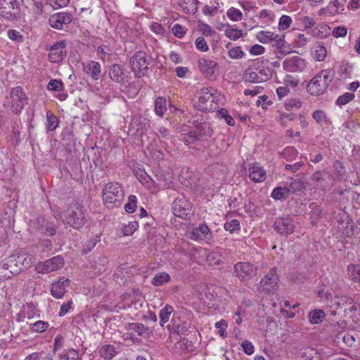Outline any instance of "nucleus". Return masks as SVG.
Segmentation results:
<instances>
[{"label":"nucleus","instance_id":"1","mask_svg":"<svg viewBox=\"0 0 360 360\" xmlns=\"http://www.w3.org/2000/svg\"><path fill=\"white\" fill-rule=\"evenodd\" d=\"M333 76L330 70H321L310 80L307 84V91L312 96L322 95L332 82Z\"/></svg>","mask_w":360,"mask_h":360},{"label":"nucleus","instance_id":"2","mask_svg":"<svg viewBox=\"0 0 360 360\" xmlns=\"http://www.w3.org/2000/svg\"><path fill=\"white\" fill-rule=\"evenodd\" d=\"M63 221L75 229L82 227L85 223L83 207L77 202L71 204L63 214Z\"/></svg>","mask_w":360,"mask_h":360},{"label":"nucleus","instance_id":"3","mask_svg":"<svg viewBox=\"0 0 360 360\" xmlns=\"http://www.w3.org/2000/svg\"><path fill=\"white\" fill-rule=\"evenodd\" d=\"M124 198V191L120 184L115 182L107 184L103 190V200L105 205L112 208L117 203L120 204Z\"/></svg>","mask_w":360,"mask_h":360},{"label":"nucleus","instance_id":"4","mask_svg":"<svg viewBox=\"0 0 360 360\" xmlns=\"http://www.w3.org/2000/svg\"><path fill=\"white\" fill-rule=\"evenodd\" d=\"M150 57L144 51H137L130 58V65L135 75L144 76L148 69Z\"/></svg>","mask_w":360,"mask_h":360},{"label":"nucleus","instance_id":"5","mask_svg":"<svg viewBox=\"0 0 360 360\" xmlns=\"http://www.w3.org/2000/svg\"><path fill=\"white\" fill-rule=\"evenodd\" d=\"M271 77V72L264 66L248 68L244 72L243 78L250 83H261Z\"/></svg>","mask_w":360,"mask_h":360},{"label":"nucleus","instance_id":"6","mask_svg":"<svg viewBox=\"0 0 360 360\" xmlns=\"http://www.w3.org/2000/svg\"><path fill=\"white\" fill-rule=\"evenodd\" d=\"M11 110L18 114L22 111L28 98L21 86H16L11 91Z\"/></svg>","mask_w":360,"mask_h":360},{"label":"nucleus","instance_id":"7","mask_svg":"<svg viewBox=\"0 0 360 360\" xmlns=\"http://www.w3.org/2000/svg\"><path fill=\"white\" fill-rule=\"evenodd\" d=\"M236 276L241 281H247L257 275V266L250 262H238L234 265Z\"/></svg>","mask_w":360,"mask_h":360},{"label":"nucleus","instance_id":"8","mask_svg":"<svg viewBox=\"0 0 360 360\" xmlns=\"http://www.w3.org/2000/svg\"><path fill=\"white\" fill-rule=\"evenodd\" d=\"M191 203L185 197L176 198L172 207L173 214L182 219H186L191 214Z\"/></svg>","mask_w":360,"mask_h":360},{"label":"nucleus","instance_id":"9","mask_svg":"<svg viewBox=\"0 0 360 360\" xmlns=\"http://www.w3.org/2000/svg\"><path fill=\"white\" fill-rule=\"evenodd\" d=\"M18 7L17 0H0V15L8 20H13L17 18V13L14 11Z\"/></svg>","mask_w":360,"mask_h":360},{"label":"nucleus","instance_id":"10","mask_svg":"<svg viewBox=\"0 0 360 360\" xmlns=\"http://www.w3.org/2000/svg\"><path fill=\"white\" fill-rule=\"evenodd\" d=\"M212 134V129L207 122L200 123L195 131H191L187 134L184 138L185 142L193 143L194 141L200 139L199 136H210Z\"/></svg>","mask_w":360,"mask_h":360},{"label":"nucleus","instance_id":"11","mask_svg":"<svg viewBox=\"0 0 360 360\" xmlns=\"http://www.w3.org/2000/svg\"><path fill=\"white\" fill-rule=\"evenodd\" d=\"M274 228L280 234L289 235L293 233L295 224L290 217H282L276 219Z\"/></svg>","mask_w":360,"mask_h":360},{"label":"nucleus","instance_id":"12","mask_svg":"<svg viewBox=\"0 0 360 360\" xmlns=\"http://www.w3.org/2000/svg\"><path fill=\"white\" fill-rule=\"evenodd\" d=\"M283 68L290 72H302L306 67L305 60L297 56L288 57L283 62Z\"/></svg>","mask_w":360,"mask_h":360},{"label":"nucleus","instance_id":"13","mask_svg":"<svg viewBox=\"0 0 360 360\" xmlns=\"http://www.w3.org/2000/svg\"><path fill=\"white\" fill-rule=\"evenodd\" d=\"M278 276L277 274V269L276 268L271 269L269 272L262 278L260 281V288L270 293L276 290L278 285Z\"/></svg>","mask_w":360,"mask_h":360},{"label":"nucleus","instance_id":"14","mask_svg":"<svg viewBox=\"0 0 360 360\" xmlns=\"http://www.w3.org/2000/svg\"><path fill=\"white\" fill-rule=\"evenodd\" d=\"M50 25L57 30H63L64 25H69L72 21V14L66 12H60L52 15L49 18Z\"/></svg>","mask_w":360,"mask_h":360},{"label":"nucleus","instance_id":"15","mask_svg":"<svg viewBox=\"0 0 360 360\" xmlns=\"http://www.w3.org/2000/svg\"><path fill=\"white\" fill-rule=\"evenodd\" d=\"M66 54V42L65 41H59L53 44L50 48L49 59L51 63H58L65 57Z\"/></svg>","mask_w":360,"mask_h":360},{"label":"nucleus","instance_id":"16","mask_svg":"<svg viewBox=\"0 0 360 360\" xmlns=\"http://www.w3.org/2000/svg\"><path fill=\"white\" fill-rule=\"evenodd\" d=\"M217 67L218 64L215 61L205 58H200L198 60V68L200 71L210 79L214 78V72Z\"/></svg>","mask_w":360,"mask_h":360},{"label":"nucleus","instance_id":"17","mask_svg":"<svg viewBox=\"0 0 360 360\" xmlns=\"http://www.w3.org/2000/svg\"><path fill=\"white\" fill-rule=\"evenodd\" d=\"M249 177L255 182H262L266 179V170L258 162H253L248 167Z\"/></svg>","mask_w":360,"mask_h":360},{"label":"nucleus","instance_id":"18","mask_svg":"<svg viewBox=\"0 0 360 360\" xmlns=\"http://www.w3.org/2000/svg\"><path fill=\"white\" fill-rule=\"evenodd\" d=\"M63 257L60 256H55L45 261L42 264V269H39V272L47 274L51 271H56L63 266Z\"/></svg>","mask_w":360,"mask_h":360},{"label":"nucleus","instance_id":"19","mask_svg":"<svg viewBox=\"0 0 360 360\" xmlns=\"http://www.w3.org/2000/svg\"><path fill=\"white\" fill-rule=\"evenodd\" d=\"M70 282L69 279L64 278L53 282L51 288V295L56 299L62 298L66 292V286L69 285Z\"/></svg>","mask_w":360,"mask_h":360},{"label":"nucleus","instance_id":"20","mask_svg":"<svg viewBox=\"0 0 360 360\" xmlns=\"http://www.w3.org/2000/svg\"><path fill=\"white\" fill-rule=\"evenodd\" d=\"M198 0H178V5L183 12L188 15H194L198 11Z\"/></svg>","mask_w":360,"mask_h":360},{"label":"nucleus","instance_id":"21","mask_svg":"<svg viewBox=\"0 0 360 360\" xmlns=\"http://www.w3.org/2000/svg\"><path fill=\"white\" fill-rule=\"evenodd\" d=\"M311 54L316 61H323L327 56V50L323 42L315 43L311 48Z\"/></svg>","mask_w":360,"mask_h":360},{"label":"nucleus","instance_id":"22","mask_svg":"<svg viewBox=\"0 0 360 360\" xmlns=\"http://www.w3.org/2000/svg\"><path fill=\"white\" fill-rule=\"evenodd\" d=\"M214 99L215 98L213 94L210 92L207 88L201 89V96L199 98V102L200 104L204 105V108L212 109Z\"/></svg>","mask_w":360,"mask_h":360},{"label":"nucleus","instance_id":"23","mask_svg":"<svg viewBox=\"0 0 360 360\" xmlns=\"http://www.w3.org/2000/svg\"><path fill=\"white\" fill-rule=\"evenodd\" d=\"M109 76L115 82H124L125 75L123 68L118 64L112 65L109 70Z\"/></svg>","mask_w":360,"mask_h":360},{"label":"nucleus","instance_id":"24","mask_svg":"<svg viewBox=\"0 0 360 360\" xmlns=\"http://www.w3.org/2000/svg\"><path fill=\"white\" fill-rule=\"evenodd\" d=\"M311 211L309 213L311 224L313 226L317 224L318 221L323 216V210L315 202L309 204Z\"/></svg>","mask_w":360,"mask_h":360},{"label":"nucleus","instance_id":"25","mask_svg":"<svg viewBox=\"0 0 360 360\" xmlns=\"http://www.w3.org/2000/svg\"><path fill=\"white\" fill-rule=\"evenodd\" d=\"M15 265L19 268V270H24L29 268L33 263V258L28 254H21L17 256L15 259Z\"/></svg>","mask_w":360,"mask_h":360},{"label":"nucleus","instance_id":"26","mask_svg":"<svg viewBox=\"0 0 360 360\" xmlns=\"http://www.w3.org/2000/svg\"><path fill=\"white\" fill-rule=\"evenodd\" d=\"M168 330L170 333H176L178 335L185 334L187 331L186 322H181L179 319H173L171 323L168 325Z\"/></svg>","mask_w":360,"mask_h":360},{"label":"nucleus","instance_id":"27","mask_svg":"<svg viewBox=\"0 0 360 360\" xmlns=\"http://www.w3.org/2000/svg\"><path fill=\"white\" fill-rule=\"evenodd\" d=\"M87 73L89 74L94 80H98L101 76V65L99 63L91 60L86 65Z\"/></svg>","mask_w":360,"mask_h":360},{"label":"nucleus","instance_id":"28","mask_svg":"<svg viewBox=\"0 0 360 360\" xmlns=\"http://www.w3.org/2000/svg\"><path fill=\"white\" fill-rule=\"evenodd\" d=\"M21 122L18 118H15L12 122V137L11 139L16 143H19L22 140L20 131Z\"/></svg>","mask_w":360,"mask_h":360},{"label":"nucleus","instance_id":"29","mask_svg":"<svg viewBox=\"0 0 360 360\" xmlns=\"http://www.w3.org/2000/svg\"><path fill=\"white\" fill-rule=\"evenodd\" d=\"M290 192L288 187H276L271 196L276 200L286 199L289 196Z\"/></svg>","mask_w":360,"mask_h":360},{"label":"nucleus","instance_id":"30","mask_svg":"<svg viewBox=\"0 0 360 360\" xmlns=\"http://www.w3.org/2000/svg\"><path fill=\"white\" fill-rule=\"evenodd\" d=\"M276 37H278V34L270 31H260L257 34V39L262 44L271 42Z\"/></svg>","mask_w":360,"mask_h":360},{"label":"nucleus","instance_id":"31","mask_svg":"<svg viewBox=\"0 0 360 360\" xmlns=\"http://www.w3.org/2000/svg\"><path fill=\"white\" fill-rule=\"evenodd\" d=\"M347 273L351 280L360 283V264H349L347 266Z\"/></svg>","mask_w":360,"mask_h":360},{"label":"nucleus","instance_id":"32","mask_svg":"<svg viewBox=\"0 0 360 360\" xmlns=\"http://www.w3.org/2000/svg\"><path fill=\"white\" fill-rule=\"evenodd\" d=\"M326 314L322 309H314L309 314V319L311 323L318 324L323 321Z\"/></svg>","mask_w":360,"mask_h":360},{"label":"nucleus","instance_id":"33","mask_svg":"<svg viewBox=\"0 0 360 360\" xmlns=\"http://www.w3.org/2000/svg\"><path fill=\"white\" fill-rule=\"evenodd\" d=\"M170 281V276L166 272L157 274L152 281V284L155 286H161Z\"/></svg>","mask_w":360,"mask_h":360},{"label":"nucleus","instance_id":"34","mask_svg":"<svg viewBox=\"0 0 360 360\" xmlns=\"http://www.w3.org/2000/svg\"><path fill=\"white\" fill-rule=\"evenodd\" d=\"M167 110V100L163 97H158L155 103V113L159 116H162Z\"/></svg>","mask_w":360,"mask_h":360},{"label":"nucleus","instance_id":"35","mask_svg":"<svg viewBox=\"0 0 360 360\" xmlns=\"http://www.w3.org/2000/svg\"><path fill=\"white\" fill-rule=\"evenodd\" d=\"M226 28L224 30L226 37L232 39L237 40L243 36L242 30L232 27L229 25H226Z\"/></svg>","mask_w":360,"mask_h":360},{"label":"nucleus","instance_id":"36","mask_svg":"<svg viewBox=\"0 0 360 360\" xmlns=\"http://www.w3.org/2000/svg\"><path fill=\"white\" fill-rule=\"evenodd\" d=\"M348 301V298L343 295H336L333 299H331L329 302V306L330 308L338 309L339 307H342L344 305L347 304Z\"/></svg>","mask_w":360,"mask_h":360},{"label":"nucleus","instance_id":"37","mask_svg":"<svg viewBox=\"0 0 360 360\" xmlns=\"http://www.w3.org/2000/svg\"><path fill=\"white\" fill-rule=\"evenodd\" d=\"M100 355L105 359H111L116 353L115 347L110 345L103 346L99 350Z\"/></svg>","mask_w":360,"mask_h":360},{"label":"nucleus","instance_id":"38","mask_svg":"<svg viewBox=\"0 0 360 360\" xmlns=\"http://www.w3.org/2000/svg\"><path fill=\"white\" fill-rule=\"evenodd\" d=\"M174 309L172 306L167 304L165 307L161 309L160 311V325L163 326L167 323L170 317L171 314L173 312Z\"/></svg>","mask_w":360,"mask_h":360},{"label":"nucleus","instance_id":"39","mask_svg":"<svg viewBox=\"0 0 360 360\" xmlns=\"http://www.w3.org/2000/svg\"><path fill=\"white\" fill-rule=\"evenodd\" d=\"M305 183L300 179H294L290 182L288 188L290 193H296L305 188Z\"/></svg>","mask_w":360,"mask_h":360},{"label":"nucleus","instance_id":"40","mask_svg":"<svg viewBox=\"0 0 360 360\" xmlns=\"http://www.w3.org/2000/svg\"><path fill=\"white\" fill-rule=\"evenodd\" d=\"M199 233L202 234L206 238L210 239V237H208V236H210V229L207 225L200 224L198 228L193 229V231H192V238H198L200 237Z\"/></svg>","mask_w":360,"mask_h":360},{"label":"nucleus","instance_id":"41","mask_svg":"<svg viewBox=\"0 0 360 360\" xmlns=\"http://www.w3.org/2000/svg\"><path fill=\"white\" fill-rule=\"evenodd\" d=\"M330 29L328 25H322L321 27H316L312 30L314 37L323 39L330 34Z\"/></svg>","mask_w":360,"mask_h":360},{"label":"nucleus","instance_id":"42","mask_svg":"<svg viewBox=\"0 0 360 360\" xmlns=\"http://www.w3.org/2000/svg\"><path fill=\"white\" fill-rule=\"evenodd\" d=\"M49 326L48 322L37 321L30 325V330L34 333H43L48 328Z\"/></svg>","mask_w":360,"mask_h":360},{"label":"nucleus","instance_id":"43","mask_svg":"<svg viewBox=\"0 0 360 360\" xmlns=\"http://www.w3.org/2000/svg\"><path fill=\"white\" fill-rule=\"evenodd\" d=\"M226 15L228 18L233 21H240L243 19L242 12L234 7L229 8Z\"/></svg>","mask_w":360,"mask_h":360},{"label":"nucleus","instance_id":"44","mask_svg":"<svg viewBox=\"0 0 360 360\" xmlns=\"http://www.w3.org/2000/svg\"><path fill=\"white\" fill-rule=\"evenodd\" d=\"M330 175L325 171L316 172L313 174L311 179L316 183L317 186H322V183L327 179L329 178Z\"/></svg>","mask_w":360,"mask_h":360},{"label":"nucleus","instance_id":"45","mask_svg":"<svg viewBox=\"0 0 360 360\" xmlns=\"http://www.w3.org/2000/svg\"><path fill=\"white\" fill-rule=\"evenodd\" d=\"M79 354L77 350L70 349L65 351L60 356L59 360H78Z\"/></svg>","mask_w":360,"mask_h":360},{"label":"nucleus","instance_id":"46","mask_svg":"<svg viewBox=\"0 0 360 360\" xmlns=\"http://www.w3.org/2000/svg\"><path fill=\"white\" fill-rule=\"evenodd\" d=\"M46 222L47 221L43 217H37L31 220L30 224L34 229H37L39 233H41L42 229H44Z\"/></svg>","mask_w":360,"mask_h":360},{"label":"nucleus","instance_id":"47","mask_svg":"<svg viewBox=\"0 0 360 360\" xmlns=\"http://www.w3.org/2000/svg\"><path fill=\"white\" fill-rule=\"evenodd\" d=\"M129 330L131 332L137 333L139 335H142L148 330V328H146L143 323H132L129 324Z\"/></svg>","mask_w":360,"mask_h":360},{"label":"nucleus","instance_id":"48","mask_svg":"<svg viewBox=\"0 0 360 360\" xmlns=\"http://www.w3.org/2000/svg\"><path fill=\"white\" fill-rule=\"evenodd\" d=\"M136 197L134 195H130L128 198V202L124 205V210L129 213H133L136 208Z\"/></svg>","mask_w":360,"mask_h":360},{"label":"nucleus","instance_id":"49","mask_svg":"<svg viewBox=\"0 0 360 360\" xmlns=\"http://www.w3.org/2000/svg\"><path fill=\"white\" fill-rule=\"evenodd\" d=\"M292 23V19L288 15H282L279 19L278 30H285L288 29Z\"/></svg>","mask_w":360,"mask_h":360},{"label":"nucleus","instance_id":"50","mask_svg":"<svg viewBox=\"0 0 360 360\" xmlns=\"http://www.w3.org/2000/svg\"><path fill=\"white\" fill-rule=\"evenodd\" d=\"M217 116L219 118H224L226 124L229 126H233L235 124L234 120L226 109H221L219 110L217 112Z\"/></svg>","mask_w":360,"mask_h":360},{"label":"nucleus","instance_id":"51","mask_svg":"<svg viewBox=\"0 0 360 360\" xmlns=\"http://www.w3.org/2000/svg\"><path fill=\"white\" fill-rule=\"evenodd\" d=\"M150 30L156 34L157 35L164 37L166 34L165 28L160 23L157 22H153L150 26Z\"/></svg>","mask_w":360,"mask_h":360},{"label":"nucleus","instance_id":"52","mask_svg":"<svg viewBox=\"0 0 360 360\" xmlns=\"http://www.w3.org/2000/svg\"><path fill=\"white\" fill-rule=\"evenodd\" d=\"M354 98V94H353L352 93L347 92L338 98L336 103L339 105H346L349 101H352Z\"/></svg>","mask_w":360,"mask_h":360},{"label":"nucleus","instance_id":"53","mask_svg":"<svg viewBox=\"0 0 360 360\" xmlns=\"http://www.w3.org/2000/svg\"><path fill=\"white\" fill-rule=\"evenodd\" d=\"M47 89L51 91H60L63 89L61 80L51 79L47 85Z\"/></svg>","mask_w":360,"mask_h":360},{"label":"nucleus","instance_id":"54","mask_svg":"<svg viewBox=\"0 0 360 360\" xmlns=\"http://www.w3.org/2000/svg\"><path fill=\"white\" fill-rule=\"evenodd\" d=\"M301 105L302 103L299 98H290L285 103V109L288 110H290L294 108L298 109L301 107Z\"/></svg>","mask_w":360,"mask_h":360},{"label":"nucleus","instance_id":"55","mask_svg":"<svg viewBox=\"0 0 360 360\" xmlns=\"http://www.w3.org/2000/svg\"><path fill=\"white\" fill-rule=\"evenodd\" d=\"M70 0H47L46 4L50 5L53 9H58L66 6Z\"/></svg>","mask_w":360,"mask_h":360},{"label":"nucleus","instance_id":"56","mask_svg":"<svg viewBox=\"0 0 360 360\" xmlns=\"http://www.w3.org/2000/svg\"><path fill=\"white\" fill-rule=\"evenodd\" d=\"M225 230L230 233H233L236 230L239 229L240 223L237 219H232L230 222H226L224 225Z\"/></svg>","mask_w":360,"mask_h":360},{"label":"nucleus","instance_id":"57","mask_svg":"<svg viewBox=\"0 0 360 360\" xmlns=\"http://www.w3.org/2000/svg\"><path fill=\"white\" fill-rule=\"evenodd\" d=\"M47 129L48 131H53L57 127L58 119L53 115L47 113Z\"/></svg>","mask_w":360,"mask_h":360},{"label":"nucleus","instance_id":"58","mask_svg":"<svg viewBox=\"0 0 360 360\" xmlns=\"http://www.w3.org/2000/svg\"><path fill=\"white\" fill-rule=\"evenodd\" d=\"M243 55L244 53L240 46L232 48L229 51V56L233 59H240Z\"/></svg>","mask_w":360,"mask_h":360},{"label":"nucleus","instance_id":"59","mask_svg":"<svg viewBox=\"0 0 360 360\" xmlns=\"http://www.w3.org/2000/svg\"><path fill=\"white\" fill-rule=\"evenodd\" d=\"M99 241H100V236L98 235L96 236L94 238L87 241L85 243L84 252L85 253H87L88 252L91 251L96 246L97 243Z\"/></svg>","mask_w":360,"mask_h":360},{"label":"nucleus","instance_id":"60","mask_svg":"<svg viewBox=\"0 0 360 360\" xmlns=\"http://www.w3.org/2000/svg\"><path fill=\"white\" fill-rule=\"evenodd\" d=\"M196 48L203 52L208 51L209 48L205 41V39L202 37H199L195 39V41Z\"/></svg>","mask_w":360,"mask_h":360},{"label":"nucleus","instance_id":"61","mask_svg":"<svg viewBox=\"0 0 360 360\" xmlns=\"http://www.w3.org/2000/svg\"><path fill=\"white\" fill-rule=\"evenodd\" d=\"M332 34L334 37H344L347 34V29L344 26H338L333 29Z\"/></svg>","mask_w":360,"mask_h":360},{"label":"nucleus","instance_id":"62","mask_svg":"<svg viewBox=\"0 0 360 360\" xmlns=\"http://www.w3.org/2000/svg\"><path fill=\"white\" fill-rule=\"evenodd\" d=\"M176 347H179L181 349H184V350H186L188 352L192 350V349H191L190 347H193L191 341H189L188 339H185V338L179 341L176 343Z\"/></svg>","mask_w":360,"mask_h":360},{"label":"nucleus","instance_id":"63","mask_svg":"<svg viewBox=\"0 0 360 360\" xmlns=\"http://www.w3.org/2000/svg\"><path fill=\"white\" fill-rule=\"evenodd\" d=\"M313 118L319 124H322L323 121L326 122L327 117L326 113L320 110H317L313 113Z\"/></svg>","mask_w":360,"mask_h":360},{"label":"nucleus","instance_id":"64","mask_svg":"<svg viewBox=\"0 0 360 360\" xmlns=\"http://www.w3.org/2000/svg\"><path fill=\"white\" fill-rule=\"evenodd\" d=\"M172 30L174 36H176L178 38L183 37L186 34L184 28L180 24H175L172 27Z\"/></svg>","mask_w":360,"mask_h":360}]
</instances>
